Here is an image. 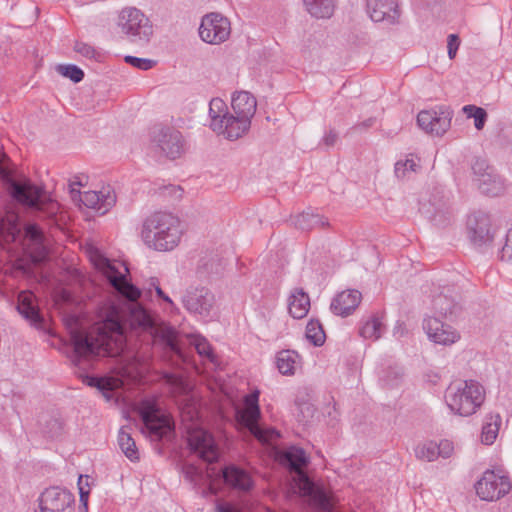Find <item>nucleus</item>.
Returning <instances> with one entry per match:
<instances>
[{"label": "nucleus", "instance_id": "nucleus-1", "mask_svg": "<svg viewBox=\"0 0 512 512\" xmlns=\"http://www.w3.org/2000/svg\"><path fill=\"white\" fill-rule=\"evenodd\" d=\"M89 257L95 268L101 271L114 289L129 302L121 308L114 305L109 307L96 336L78 329L70 331L73 347L70 355L72 364L85 370L88 362L97 357L118 355L125 348L128 328L132 331L147 332L160 339L169 350L178 353L175 330L171 327H157L151 315L136 302L140 297V290L98 250L91 249Z\"/></svg>", "mask_w": 512, "mask_h": 512}, {"label": "nucleus", "instance_id": "nucleus-2", "mask_svg": "<svg viewBox=\"0 0 512 512\" xmlns=\"http://www.w3.org/2000/svg\"><path fill=\"white\" fill-rule=\"evenodd\" d=\"M180 219L172 213L157 211L147 216L141 226L140 237L150 249L172 251L182 238Z\"/></svg>", "mask_w": 512, "mask_h": 512}, {"label": "nucleus", "instance_id": "nucleus-3", "mask_svg": "<svg viewBox=\"0 0 512 512\" xmlns=\"http://www.w3.org/2000/svg\"><path fill=\"white\" fill-rule=\"evenodd\" d=\"M281 459L283 464L295 472L294 481L301 494L308 496L322 512H333L332 499L323 490L317 489L303 470L309 463V458L304 449L296 446L288 447L283 451Z\"/></svg>", "mask_w": 512, "mask_h": 512}, {"label": "nucleus", "instance_id": "nucleus-4", "mask_svg": "<svg viewBox=\"0 0 512 512\" xmlns=\"http://www.w3.org/2000/svg\"><path fill=\"white\" fill-rule=\"evenodd\" d=\"M485 388L478 381L452 382L445 391V403L455 415L468 417L477 412L485 401Z\"/></svg>", "mask_w": 512, "mask_h": 512}, {"label": "nucleus", "instance_id": "nucleus-5", "mask_svg": "<svg viewBox=\"0 0 512 512\" xmlns=\"http://www.w3.org/2000/svg\"><path fill=\"white\" fill-rule=\"evenodd\" d=\"M10 193L19 203L47 213L49 216L55 215L58 210V204L46 191L28 180L13 181L10 185Z\"/></svg>", "mask_w": 512, "mask_h": 512}, {"label": "nucleus", "instance_id": "nucleus-6", "mask_svg": "<svg viewBox=\"0 0 512 512\" xmlns=\"http://www.w3.org/2000/svg\"><path fill=\"white\" fill-rule=\"evenodd\" d=\"M118 26L128 39L137 45L147 44L153 35V26L148 17L134 7L121 10Z\"/></svg>", "mask_w": 512, "mask_h": 512}, {"label": "nucleus", "instance_id": "nucleus-7", "mask_svg": "<svg viewBox=\"0 0 512 512\" xmlns=\"http://www.w3.org/2000/svg\"><path fill=\"white\" fill-rule=\"evenodd\" d=\"M140 416L144 423V431L154 440L159 441L173 429L170 418L161 413L155 401L145 399L139 406Z\"/></svg>", "mask_w": 512, "mask_h": 512}, {"label": "nucleus", "instance_id": "nucleus-8", "mask_svg": "<svg viewBox=\"0 0 512 512\" xmlns=\"http://www.w3.org/2000/svg\"><path fill=\"white\" fill-rule=\"evenodd\" d=\"M472 173V182L482 194L495 197L504 193L505 180L486 160L476 159L472 164Z\"/></svg>", "mask_w": 512, "mask_h": 512}, {"label": "nucleus", "instance_id": "nucleus-9", "mask_svg": "<svg viewBox=\"0 0 512 512\" xmlns=\"http://www.w3.org/2000/svg\"><path fill=\"white\" fill-rule=\"evenodd\" d=\"M511 487L510 478L500 469L486 470L475 484L477 495L485 501H495L504 497Z\"/></svg>", "mask_w": 512, "mask_h": 512}, {"label": "nucleus", "instance_id": "nucleus-10", "mask_svg": "<svg viewBox=\"0 0 512 512\" xmlns=\"http://www.w3.org/2000/svg\"><path fill=\"white\" fill-rule=\"evenodd\" d=\"M231 34V24L228 18L219 13H210L202 18L199 35L209 44H221Z\"/></svg>", "mask_w": 512, "mask_h": 512}, {"label": "nucleus", "instance_id": "nucleus-11", "mask_svg": "<svg viewBox=\"0 0 512 512\" xmlns=\"http://www.w3.org/2000/svg\"><path fill=\"white\" fill-rule=\"evenodd\" d=\"M188 445L193 454L205 462L213 463L219 458V450L214 437L202 428H195L188 433Z\"/></svg>", "mask_w": 512, "mask_h": 512}, {"label": "nucleus", "instance_id": "nucleus-12", "mask_svg": "<svg viewBox=\"0 0 512 512\" xmlns=\"http://www.w3.org/2000/svg\"><path fill=\"white\" fill-rule=\"evenodd\" d=\"M182 302L191 314L206 319L211 316L215 304V296L205 287L192 288L186 291Z\"/></svg>", "mask_w": 512, "mask_h": 512}, {"label": "nucleus", "instance_id": "nucleus-13", "mask_svg": "<svg viewBox=\"0 0 512 512\" xmlns=\"http://www.w3.org/2000/svg\"><path fill=\"white\" fill-rule=\"evenodd\" d=\"M259 392L254 391L244 398L245 407L239 412V421L244 425L250 433L260 441H268L266 431H264L258 424L260 418L259 408Z\"/></svg>", "mask_w": 512, "mask_h": 512}, {"label": "nucleus", "instance_id": "nucleus-14", "mask_svg": "<svg viewBox=\"0 0 512 512\" xmlns=\"http://www.w3.org/2000/svg\"><path fill=\"white\" fill-rule=\"evenodd\" d=\"M74 496L60 487H50L39 497V509L36 512H72Z\"/></svg>", "mask_w": 512, "mask_h": 512}, {"label": "nucleus", "instance_id": "nucleus-15", "mask_svg": "<svg viewBox=\"0 0 512 512\" xmlns=\"http://www.w3.org/2000/svg\"><path fill=\"white\" fill-rule=\"evenodd\" d=\"M468 233L472 244L481 252L491 247L494 234L491 232L490 219L486 214L479 213L469 217Z\"/></svg>", "mask_w": 512, "mask_h": 512}, {"label": "nucleus", "instance_id": "nucleus-16", "mask_svg": "<svg viewBox=\"0 0 512 512\" xmlns=\"http://www.w3.org/2000/svg\"><path fill=\"white\" fill-rule=\"evenodd\" d=\"M417 124L426 133L442 136L450 127V112L440 110H422L417 115Z\"/></svg>", "mask_w": 512, "mask_h": 512}, {"label": "nucleus", "instance_id": "nucleus-17", "mask_svg": "<svg viewBox=\"0 0 512 512\" xmlns=\"http://www.w3.org/2000/svg\"><path fill=\"white\" fill-rule=\"evenodd\" d=\"M423 329L429 340L436 344L452 345L460 339V334L455 328L436 317H425Z\"/></svg>", "mask_w": 512, "mask_h": 512}, {"label": "nucleus", "instance_id": "nucleus-18", "mask_svg": "<svg viewBox=\"0 0 512 512\" xmlns=\"http://www.w3.org/2000/svg\"><path fill=\"white\" fill-rule=\"evenodd\" d=\"M154 141L167 158L176 159L184 151L182 134L173 128H161L154 137Z\"/></svg>", "mask_w": 512, "mask_h": 512}, {"label": "nucleus", "instance_id": "nucleus-19", "mask_svg": "<svg viewBox=\"0 0 512 512\" xmlns=\"http://www.w3.org/2000/svg\"><path fill=\"white\" fill-rule=\"evenodd\" d=\"M80 201L99 214H106L116 203V194L111 186H104L99 191H85L80 195Z\"/></svg>", "mask_w": 512, "mask_h": 512}, {"label": "nucleus", "instance_id": "nucleus-20", "mask_svg": "<svg viewBox=\"0 0 512 512\" xmlns=\"http://www.w3.org/2000/svg\"><path fill=\"white\" fill-rule=\"evenodd\" d=\"M367 13L372 21L395 23L399 17L395 0H367Z\"/></svg>", "mask_w": 512, "mask_h": 512}, {"label": "nucleus", "instance_id": "nucleus-21", "mask_svg": "<svg viewBox=\"0 0 512 512\" xmlns=\"http://www.w3.org/2000/svg\"><path fill=\"white\" fill-rule=\"evenodd\" d=\"M24 237L33 260L42 261L48 253L42 229L35 223H29L24 227Z\"/></svg>", "mask_w": 512, "mask_h": 512}, {"label": "nucleus", "instance_id": "nucleus-22", "mask_svg": "<svg viewBox=\"0 0 512 512\" xmlns=\"http://www.w3.org/2000/svg\"><path fill=\"white\" fill-rule=\"evenodd\" d=\"M360 301L361 293L358 290L342 291L332 300L330 309L335 315L346 317L357 308Z\"/></svg>", "mask_w": 512, "mask_h": 512}, {"label": "nucleus", "instance_id": "nucleus-23", "mask_svg": "<svg viewBox=\"0 0 512 512\" xmlns=\"http://www.w3.org/2000/svg\"><path fill=\"white\" fill-rule=\"evenodd\" d=\"M251 126V120L239 117L233 114H228L225 122L222 123V129L215 130L219 135H223L229 140H236L246 134Z\"/></svg>", "mask_w": 512, "mask_h": 512}, {"label": "nucleus", "instance_id": "nucleus-24", "mask_svg": "<svg viewBox=\"0 0 512 512\" xmlns=\"http://www.w3.org/2000/svg\"><path fill=\"white\" fill-rule=\"evenodd\" d=\"M231 106L235 115L251 120L256 112L257 101L251 93L240 91L233 94Z\"/></svg>", "mask_w": 512, "mask_h": 512}, {"label": "nucleus", "instance_id": "nucleus-25", "mask_svg": "<svg viewBox=\"0 0 512 512\" xmlns=\"http://www.w3.org/2000/svg\"><path fill=\"white\" fill-rule=\"evenodd\" d=\"M222 476L227 485L238 490L247 491L253 485L250 474L233 464L223 468Z\"/></svg>", "mask_w": 512, "mask_h": 512}, {"label": "nucleus", "instance_id": "nucleus-26", "mask_svg": "<svg viewBox=\"0 0 512 512\" xmlns=\"http://www.w3.org/2000/svg\"><path fill=\"white\" fill-rule=\"evenodd\" d=\"M310 309L309 295L302 288H295L288 298L289 314L295 319L304 318Z\"/></svg>", "mask_w": 512, "mask_h": 512}, {"label": "nucleus", "instance_id": "nucleus-27", "mask_svg": "<svg viewBox=\"0 0 512 512\" xmlns=\"http://www.w3.org/2000/svg\"><path fill=\"white\" fill-rule=\"evenodd\" d=\"M17 310L32 324H40L42 318L38 308L34 305V295L31 292H21L18 295Z\"/></svg>", "mask_w": 512, "mask_h": 512}, {"label": "nucleus", "instance_id": "nucleus-28", "mask_svg": "<svg viewBox=\"0 0 512 512\" xmlns=\"http://www.w3.org/2000/svg\"><path fill=\"white\" fill-rule=\"evenodd\" d=\"M300 364L301 357L294 350H282L276 355V366L282 375H294Z\"/></svg>", "mask_w": 512, "mask_h": 512}, {"label": "nucleus", "instance_id": "nucleus-29", "mask_svg": "<svg viewBox=\"0 0 512 512\" xmlns=\"http://www.w3.org/2000/svg\"><path fill=\"white\" fill-rule=\"evenodd\" d=\"M292 222L296 228L304 231L328 225V220L326 218L310 210L294 216L292 218Z\"/></svg>", "mask_w": 512, "mask_h": 512}, {"label": "nucleus", "instance_id": "nucleus-30", "mask_svg": "<svg viewBox=\"0 0 512 512\" xmlns=\"http://www.w3.org/2000/svg\"><path fill=\"white\" fill-rule=\"evenodd\" d=\"M129 426H123L118 433V445L124 455L132 462L139 460V451L137 449L135 440L130 433Z\"/></svg>", "mask_w": 512, "mask_h": 512}, {"label": "nucleus", "instance_id": "nucleus-31", "mask_svg": "<svg viewBox=\"0 0 512 512\" xmlns=\"http://www.w3.org/2000/svg\"><path fill=\"white\" fill-rule=\"evenodd\" d=\"M305 10L315 18H329L335 8V0H302Z\"/></svg>", "mask_w": 512, "mask_h": 512}, {"label": "nucleus", "instance_id": "nucleus-32", "mask_svg": "<svg viewBox=\"0 0 512 512\" xmlns=\"http://www.w3.org/2000/svg\"><path fill=\"white\" fill-rule=\"evenodd\" d=\"M228 107L220 98H213L209 103L210 127L213 131L222 129V123L228 116Z\"/></svg>", "mask_w": 512, "mask_h": 512}, {"label": "nucleus", "instance_id": "nucleus-33", "mask_svg": "<svg viewBox=\"0 0 512 512\" xmlns=\"http://www.w3.org/2000/svg\"><path fill=\"white\" fill-rule=\"evenodd\" d=\"M501 421L502 419L499 414H488L485 417L481 431L482 443L486 445H491L494 443L499 433Z\"/></svg>", "mask_w": 512, "mask_h": 512}, {"label": "nucleus", "instance_id": "nucleus-34", "mask_svg": "<svg viewBox=\"0 0 512 512\" xmlns=\"http://www.w3.org/2000/svg\"><path fill=\"white\" fill-rule=\"evenodd\" d=\"M382 331L383 323L376 315H372L364 320L359 328L360 336L372 341L378 340L381 337Z\"/></svg>", "mask_w": 512, "mask_h": 512}, {"label": "nucleus", "instance_id": "nucleus-35", "mask_svg": "<svg viewBox=\"0 0 512 512\" xmlns=\"http://www.w3.org/2000/svg\"><path fill=\"white\" fill-rule=\"evenodd\" d=\"M306 339L314 346H322L325 342V332L318 320L311 319L306 326Z\"/></svg>", "mask_w": 512, "mask_h": 512}, {"label": "nucleus", "instance_id": "nucleus-36", "mask_svg": "<svg viewBox=\"0 0 512 512\" xmlns=\"http://www.w3.org/2000/svg\"><path fill=\"white\" fill-rule=\"evenodd\" d=\"M434 311L440 316H448L455 313L457 304L454 300L446 295H437L432 300Z\"/></svg>", "mask_w": 512, "mask_h": 512}, {"label": "nucleus", "instance_id": "nucleus-37", "mask_svg": "<svg viewBox=\"0 0 512 512\" xmlns=\"http://www.w3.org/2000/svg\"><path fill=\"white\" fill-rule=\"evenodd\" d=\"M441 449L437 443L433 441H428L422 444H419L415 448V455L418 459L425 460L428 462L434 461L440 456Z\"/></svg>", "mask_w": 512, "mask_h": 512}, {"label": "nucleus", "instance_id": "nucleus-38", "mask_svg": "<svg viewBox=\"0 0 512 512\" xmlns=\"http://www.w3.org/2000/svg\"><path fill=\"white\" fill-rule=\"evenodd\" d=\"M463 111L468 118L474 119V126L477 130L483 129L487 120V112L485 109L474 105H466L463 107Z\"/></svg>", "mask_w": 512, "mask_h": 512}, {"label": "nucleus", "instance_id": "nucleus-39", "mask_svg": "<svg viewBox=\"0 0 512 512\" xmlns=\"http://www.w3.org/2000/svg\"><path fill=\"white\" fill-rule=\"evenodd\" d=\"M191 343L195 346L197 353L201 357L206 358L210 362H215L216 356L213 354L211 345L206 338L196 335L193 336Z\"/></svg>", "mask_w": 512, "mask_h": 512}, {"label": "nucleus", "instance_id": "nucleus-40", "mask_svg": "<svg viewBox=\"0 0 512 512\" xmlns=\"http://www.w3.org/2000/svg\"><path fill=\"white\" fill-rule=\"evenodd\" d=\"M402 375L403 372L400 367H390L389 369L383 371L380 377V381L384 387H396L400 383Z\"/></svg>", "mask_w": 512, "mask_h": 512}, {"label": "nucleus", "instance_id": "nucleus-41", "mask_svg": "<svg viewBox=\"0 0 512 512\" xmlns=\"http://www.w3.org/2000/svg\"><path fill=\"white\" fill-rule=\"evenodd\" d=\"M57 71L64 77L69 78L74 83H78L83 80L84 72L73 64L58 65Z\"/></svg>", "mask_w": 512, "mask_h": 512}, {"label": "nucleus", "instance_id": "nucleus-42", "mask_svg": "<svg viewBox=\"0 0 512 512\" xmlns=\"http://www.w3.org/2000/svg\"><path fill=\"white\" fill-rule=\"evenodd\" d=\"M416 163L413 159H406L405 161H398L395 164V175L398 179H404L410 172L416 170Z\"/></svg>", "mask_w": 512, "mask_h": 512}, {"label": "nucleus", "instance_id": "nucleus-43", "mask_svg": "<svg viewBox=\"0 0 512 512\" xmlns=\"http://www.w3.org/2000/svg\"><path fill=\"white\" fill-rule=\"evenodd\" d=\"M20 229L17 224V217L13 216V219L9 220L8 223L4 220H0V235H7L15 240L19 235Z\"/></svg>", "mask_w": 512, "mask_h": 512}, {"label": "nucleus", "instance_id": "nucleus-44", "mask_svg": "<svg viewBox=\"0 0 512 512\" xmlns=\"http://www.w3.org/2000/svg\"><path fill=\"white\" fill-rule=\"evenodd\" d=\"M125 62L143 71L151 69L155 65V61L147 58H138L134 56H126Z\"/></svg>", "mask_w": 512, "mask_h": 512}, {"label": "nucleus", "instance_id": "nucleus-45", "mask_svg": "<svg viewBox=\"0 0 512 512\" xmlns=\"http://www.w3.org/2000/svg\"><path fill=\"white\" fill-rule=\"evenodd\" d=\"M74 50L88 59H94L97 56V52L94 47L84 42H76Z\"/></svg>", "mask_w": 512, "mask_h": 512}, {"label": "nucleus", "instance_id": "nucleus-46", "mask_svg": "<svg viewBox=\"0 0 512 512\" xmlns=\"http://www.w3.org/2000/svg\"><path fill=\"white\" fill-rule=\"evenodd\" d=\"M460 45L459 37L456 34H450L447 39L448 56L452 60L455 58Z\"/></svg>", "mask_w": 512, "mask_h": 512}, {"label": "nucleus", "instance_id": "nucleus-47", "mask_svg": "<svg viewBox=\"0 0 512 512\" xmlns=\"http://www.w3.org/2000/svg\"><path fill=\"white\" fill-rule=\"evenodd\" d=\"M165 380L168 384L174 386L176 389L182 391L185 389V385H184V381L183 379L176 375V374H166L165 375Z\"/></svg>", "mask_w": 512, "mask_h": 512}, {"label": "nucleus", "instance_id": "nucleus-48", "mask_svg": "<svg viewBox=\"0 0 512 512\" xmlns=\"http://www.w3.org/2000/svg\"><path fill=\"white\" fill-rule=\"evenodd\" d=\"M83 382L86 383L90 387H96L100 390L106 389V383L104 379L94 376H85Z\"/></svg>", "mask_w": 512, "mask_h": 512}, {"label": "nucleus", "instance_id": "nucleus-49", "mask_svg": "<svg viewBox=\"0 0 512 512\" xmlns=\"http://www.w3.org/2000/svg\"><path fill=\"white\" fill-rule=\"evenodd\" d=\"M499 258L501 261L507 262L512 265V246L505 243L500 251Z\"/></svg>", "mask_w": 512, "mask_h": 512}, {"label": "nucleus", "instance_id": "nucleus-50", "mask_svg": "<svg viewBox=\"0 0 512 512\" xmlns=\"http://www.w3.org/2000/svg\"><path fill=\"white\" fill-rule=\"evenodd\" d=\"M338 139V135L335 131L333 130H330L328 131L324 137H323V143L326 145V146H333L336 141Z\"/></svg>", "mask_w": 512, "mask_h": 512}, {"label": "nucleus", "instance_id": "nucleus-51", "mask_svg": "<svg viewBox=\"0 0 512 512\" xmlns=\"http://www.w3.org/2000/svg\"><path fill=\"white\" fill-rule=\"evenodd\" d=\"M82 479H83V477H82V476H80V477H79V481H78V485H79V494H80V502H81L85 507H87L89 491H88V490H85V489H84V487L82 486Z\"/></svg>", "mask_w": 512, "mask_h": 512}, {"label": "nucleus", "instance_id": "nucleus-52", "mask_svg": "<svg viewBox=\"0 0 512 512\" xmlns=\"http://www.w3.org/2000/svg\"><path fill=\"white\" fill-rule=\"evenodd\" d=\"M440 449H441V456L444 458H447L450 456L452 452V446L448 441H444L440 443Z\"/></svg>", "mask_w": 512, "mask_h": 512}, {"label": "nucleus", "instance_id": "nucleus-53", "mask_svg": "<svg viewBox=\"0 0 512 512\" xmlns=\"http://www.w3.org/2000/svg\"><path fill=\"white\" fill-rule=\"evenodd\" d=\"M156 294L159 298L163 299L165 302L169 303L170 305H173V301L171 298L163 292L161 287L159 285H156Z\"/></svg>", "mask_w": 512, "mask_h": 512}, {"label": "nucleus", "instance_id": "nucleus-54", "mask_svg": "<svg viewBox=\"0 0 512 512\" xmlns=\"http://www.w3.org/2000/svg\"><path fill=\"white\" fill-rule=\"evenodd\" d=\"M374 123V119L373 118H369L367 119L366 121L358 124L355 126L356 129H359V128H369L373 125Z\"/></svg>", "mask_w": 512, "mask_h": 512}, {"label": "nucleus", "instance_id": "nucleus-55", "mask_svg": "<svg viewBox=\"0 0 512 512\" xmlns=\"http://www.w3.org/2000/svg\"><path fill=\"white\" fill-rule=\"evenodd\" d=\"M216 509L218 512H234L229 506L223 504L217 505Z\"/></svg>", "mask_w": 512, "mask_h": 512}, {"label": "nucleus", "instance_id": "nucleus-56", "mask_svg": "<svg viewBox=\"0 0 512 512\" xmlns=\"http://www.w3.org/2000/svg\"><path fill=\"white\" fill-rule=\"evenodd\" d=\"M156 285H159L158 280L156 278H151L150 286L153 287L156 290Z\"/></svg>", "mask_w": 512, "mask_h": 512}]
</instances>
